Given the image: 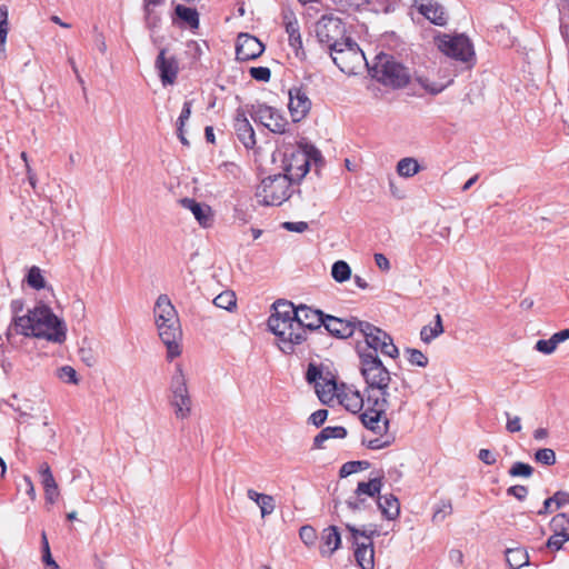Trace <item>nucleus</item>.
Masks as SVG:
<instances>
[{
    "label": "nucleus",
    "mask_w": 569,
    "mask_h": 569,
    "mask_svg": "<svg viewBox=\"0 0 569 569\" xmlns=\"http://www.w3.org/2000/svg\"><path fill=\"white\" fill-rule=\"evenodd\" d=\"M381 488H382V479L373 478L367 482H365V481L359 482L355 490V495H357V496L366 495V496L375 498L376 496H378V497L380 496Z\"/></svg>",
    "instance_id": "32"
},
{
    "label": "nucleus",
    "mask_w": 569,
    "mask_h": 569,
    "mask_svg": "<svg viewBox=\"0 0 569 569\" xmlns=\"http://www.w3.org/2000/svg\"><path fill=\"white\" fill-rule=\"evenodd\" d=\"M26 281L30 288L36 290H41L47 287V282L41 273V269L37 266H32L29 269L26 276Z\"/></svg>",
    "instance_id": "37"
},
{
    "label": "nucleus",
    "mask_w": 569,
    "mask_h": 569,
    "mask_svg": "<svg viewBox=\"0 0 569 569\" xmlns=\"http://www.w3.org/2000/svg\"><path fill=\"white\" fill-rule=\"evenodd\" d=\"M328 415L329 412L327 409H319L310 415L308 422L319 428L326 422Z\"/></svg>",
    "instance_id": "54"
},
{
    "label": "nucleus",
    "mask_w": 569,
    "mask_h": 569,
    "mask_svg": "<svg viewBox=\"0 0 569 569\" xmlns=\"http://www.w3.org/2000/svg\"><path fill=\"white\" fill-rule=\"evenodd\" d=\"M407 388L408 383L402 379L400 387L392 381L382 386L378 392L366 395L367 409L360 416L363 426L375 433L389 430L390 418L387 411L390 410L389 416L392 417L403 410L408 402Z\"/></svg>",
    "instance_id": "2"
},
{
    "label": "nucleus",
    "mask_w": 569,
    "mask_h": 569,
    "mask_svg": "<svg viewBox=\"0 0 569 569\" xmlns=\"http://www.w3.org/2000/svg\"><path fill=\"white\" fill-rule=\"evenodd\" d=\"M182 208L188 209L192 212L196 220L203 228H208L213 222V214L210 206L200 203L192 198H182L179 200Z\"/></svg>",
    "instance_id": "25"
},
{
    "label": "nucleus",
    "mask_w": 569,
    "mask_h": 569,
    "mask_svg": "<svg viewBox=\"0 0 569 569\" xmlns=\"http://www.w3.org/2000/svg\"><path fill=\"white\" fill-rule=\"evenodd\" d=\"M249 72L257 81L268 82L271 78V71L267 67H252Z\"/></svg>",
    "instance_id": "52"
},
{
    "label": "nucleus",
    "mask_w": 569,
    "mask_h": 569,
    "mask_svg": "<svg viewBox=\"0 0 569 569\" xmlns=\"http://www.w3.org/2000/svg\"><path fill=\"white\" fill-rule=\"evenodd\" d=\"M535 469L526 462L516 461L512 463L511 468L509 469L508 473L510 477H522V478H530L533 475Z\"/></svg>",
    "instance_id": "42"
},
{
    "label": "nucleus",
    "mask_w": 569,
    "mask_h": 569,
    "mask_svg": "<svg viewBox=\"0 0 569 569\" xmlns=\"http://www.w3.org/2000/svg\"><path fill=\"white\" fill-rule=\"evenodd\" d=\"M553 499L556 508L559 509L569 503V492L559 490L555 492Z\"/></svg>",
    "instance_id": "63"
},
{
    "label": "nucleus",
    "mask_w": 569,
    "mask_h": 569,
    "mask_svg": "<svg viewBox=\"0 0 569 569\" xmlns=\"http://www.w3.org/2000/svg\"><path fill=\"white\" fill-rule=\"evenodd\" d=\"M421 167L415 158H402L397 163V173L403 178H411L420 171Z\"/></svg>",
    "instance_id": "34"
},
{
    "label": "nucleus",
    "mask_w": 569,
    "mask_h": 569,
    "mask_svg": "<svg viewBox=\"0 0 569 569\" xmlns=\"http://www.w3.org/2000/svg\"><path fill=\"white\" fill-rule=\"evenodd\" d=\"M283 23L286 32L288 33L289 46L293 50L297 58L305 60L306 51L302 46L300 27L296 16L292 12L283 13Z\"/></svg>",
    "instance_id": "21"
},
{
    "label": "nucleus",
    "mask_w": 569,
    "mask_h": 569,
    "mask_svg": "<svg viewBox=\"0 0 569 569\" xmlns=\"http://www.w3.org/2000/svg\"><path fill=\"white\" fill-rule=\"evenodd\" d=\"M359 370L365 380V396L378 392L386 383H392L391 372L385 367L376 351H359Z\"/></svg>",
    "instance_id": "7"
},
{
    "label": "nucleus",
    "mask_w": 569,
    "mask_h": 569,
    "mask_svg": "<svg viewBox=\"0 0 569 569\" xmlns=\"http://www.w3.org/2000/svg\"><path fill=\"white\" fill-rule=\"evenodd\" d=\"M282 228L288 231H291V232L301 233L308 229V223L305 221H297V222L286 221L282 223Z\"/></svg>",
    "instance_id": "59"
},
{
    "label": "nucleus",
    "mask_w": 569,
    "mask_h": 569,
    "mask_svg": "<svg viewBox=\"0 0 569 569\" xmlns=\"http://www.w3.org/2000/svg\"><path fill=\"white\" fill-rule=\"evenodd\" d=\"M162 86L173 84L179 73V62L174 56H167V49L161 48L154 61Z\"/></svg>",
    "instance_id": "19"
},
{
    "label": "nucleus",
    "mask_w": 569,
    "mask_h": 569,
    "mask_svg": "<svg viewBox=\"0 0 569 569\" xmlns=\"http://www.w3.org/2000/svg\"><path fill=\"white\" fill-rule=\"evenodd\" d=\"M39 473L41 478V483L43 486V489L47 488H53L57 487V482L54 480V477L51 472L50 466L47 462H42L39 468Z\"/></svg>",
    "instance_id": "46"
},
{
    "label": "nucleus",
    "mask_w": 569,
    "mask_h": 569,
    "mask_svg": "<svg viewBox=\"0 0 569 569\" xmlns=\"http://www.w3.org/2000/svg\"><path fill=\"white\" fill-rule=\"evenodd\" d=\"M506 417H507V425H506L507 431H509L510 433L519 432L521 430L520 417H518V416L511 417L509 412H506Z\"/></svg>",
    "instance_id": "57"
},
{
    "label": "nucleus",
    "mask_w": 569,
    "mask_h": 569,
    "mask_svg": "<svg viewBox=\"0 0 569 569\" xmlns=\"http://www.w3.org/2000/svg\"><path fill=\"white\" fill-rule=\"evenodd\" d=\"M505 553L510 569H520L530 565L529 555L525 548H508Z\"/></svg>",
    "instance_id": "30"
},
{
    "label": "nucleus",
    "mask_w": 569,
    "mask_h": 569,
    "mask_svg": "<svg viewBox=\"0 0 569 569\" xmlns=\"http://www.w3.org/2000/svg\"><path fill=\"white\" fill-rule=\"evenodd\" d=\"M233 127L237 138L244 148L252 149L256 146V133L244 111L237 110Z\"/></svg>",
    "instance_id": "23"
},
{
    "label": "nucleus",
    "mask_w": 569,
    "mask_h": 569,
    "mask_svg": "<svg viewBox=\"0 0 569 569\" xmlns=\"http://www.w3.org/2000/svg\"><path fill=\"white\" fill-rule=\"evenodd\" d=\"M357 317H350L349 319L335 317L327 315L325 318L323 327L328 333L338 339L350 338L356 331H358V323H361Z\"/></svg>",
    "instance_id": "17"
},
{
    "label": "nucleus",
    "mask_w": 569,
    "mask_h": 569,
    "mask_svg": "<svg viewBox=\"0 0 569 569\" xmlns=\"http://www.w3.org/2000/svg\"><path fill=\"white\" fill-rule=\"evenodd\" d=\"M379 435V438H375L366 442L367 448L371 450H379L389 447L395 441V436L388 433V430Z\"/></svg>",
    "instance_id": "41"
},
{
    "label": "nucleus",
    "mask_w": 569,
    "mask_h": 569,
    "mask_svg": "<svg viewBox=\"0 0 569 569\" xmlns=\"http://www.w3.org/2000/svg\"><path fill=\"white\" fill-rule=\"evenodd\" d=\"M341 405L351 412H358L361 409H367V397L365 391L361 393L358 390L345 393L340 399Z\"/></svg>",
    "instance_id": "28"
},
{
    "label": "nucleus",
    "mask_w": 569,
    "mask_h": 569,
    "mask_svg": "<svg viewBox=\"0 0 569 569\" xmlns=\"http://www.w3.org/2000/svg\"><path fill=\"white\" fill-rule=\"evenodd\" d=\"M236 302V295L232 291H223L213 299L214 306L224 310H231Z\"/></svg>",
    "instance_id": "40"
},
{
    "label": "nucleus",
    "mask_w": 569,
    "mask_h": 569,
    "mask_svg": "<svg viewBox=\"0 0 569 569\" xmlns=\"http://www.w3.org/2000/svg\"><path fill=\"white\" fill-rule=\"evenodd\" d=\"M550 528L555 533L569 536V516L565 512L556 515L550 521Z\"/></svg>",
    "instance_id": "38"
},
{
    "label": "nucleus",
    "mask_w": 569,
    "mask_h": 569,
    "mask_svg": "<svg viewBox=\"0 0 569 569\" xmlns=\"http://www.w3.org/2000/svg\"><path fill=\"white\" fill-rule=\"evenodd\" d=\"M556 348L557 345L555 343L551 337L548 340H538L535 346V349L543 355H551L556 350Z\"/></svg>",
    "instance_id": "53"
},
{
    "label": "nucleus",
    "mask_w": 569,
    "mask_h": 569,
    "mask_svg": "<svg viewBox=\"0 0 569 569\" xmlns=\"http://www.w3.org/2000/svg\"><path fill=\"white\" fill-rule=\"evenodd\" d=\"M369 467V462L368 461H360V460H357V461H348L346 463H343L339 470V476L341 478H346L352 473H356L358 472L359 470H365Z\"/></svg>",
    "instance_id": "43"
},
{
    "label": "nucleus",
    "mask_w": 569,
    "mask_h": 569,
    "mask_svg": "<svg viewBox=\"0 0 569 569\" xmlns=\"http://www.w3.org/2000/svg\"><path fill=\"white\" fill-rule=\"evenodd\" d=\"M333 63L345 73H353L366 61L365 53L351 38H346L339 48L330 51Z\"/></svg>",
    "instance_id": "11"
},
{
    "label": "nucleus",
    "mask_w": 569,
    "mask_h": 569,
    "mask_svg": "<svg viewBox=\"0 0 569 569\" xmlns=\"http://www.w3.org/2000/svg\"><path fill=\"white\" fill-rule=\"evenodd\" d=\"M346 503L348 508L353 511L360 510L365 508L366 499H363L362 496L355 495V497L349 498Z\"/></svg>",
    "instance_id": "62"
},
{
    "label": "nucleus",
    "mask_w": 569,
    "mask_h": 569,
    "mask_svg": "<svg viewBox=\"0 0 569 569\" xmlns=\"http://www.w3.org/2000/svg\"><path fill=\"white\" fill-rule=\"evenodd\" d=\"M316 37L329 51L339 48L346 36L345 22L333 14L322 16L315 27Z\"/></svg>",
    "instance_id": "10"
},
{
    "label": "nucleus",
    "mask_w": 569,
    "mask_h": 569,
    "mask_svg": "<svg viewBox=\"0 0 569 569\" xmlns=\"http://www.w3.org/2000/svg\"><path fill=\"white\" fill-rule=\"evenodd\" d=\"M191 108H192V101L191 100L184 101V103L182 106V110L180 112V116L177 120V134H178V138L181 141V143L184 146H189V141L184 137L183 128H184L186 122L189 120V118L191 116Z\"/></svg>",
    "instance_id": "35"
},
{
    "label": "nucleus",
    "mask_w": 569,
    "mask_h": 569,
    "mask_svg": "<svg viewBox=\"0 0 569 569\" xmlns=\"http://www.w3.org/2000/svg\"><path fill=\"white\" fill-rule=\"evenodd\" d=\"M299 536L306 545H312L317 538L316 530L311 526H302Z\"/></svg>",
    "instance_id": "56"
},
{
    "label": "nucleus",
    "mask_w": 569,
    "mask_h": 569,
    "mask_svg": "<svg viewBox=\"0 0 569 569\" xmlns=\"http://www.w3.org/2000/svg\"><path fill=\"white\" fill-rule=\"evenodd\" d=\"M23 307L24 303L21 299H14L10 303L12 320L6 332L8 342L12 341L13 333L46 339L54 343L64 342L67 338L66 325L53 313L50 307L40 303L29 310L27 315L19 316Z\"/></svg>",
    "instance_id": "1"
},
{
    "label": "nucleus",
    "mask_w": 569,
    "mask_h": 569,
    "mask_svg": "<svg viewBox=\"0 0 569 569\" xmlns=\"http://www.w3.org/2000/svg\"><path fill=\"white\" fill-rule=\"evenodd\" d=\"M413 6L430 22L436 26H445L447 16L443 7L433 0H413Z\"/></svg>",
    "instance_id": "24"
},
{
    "label": "nucleus",
    "mask_w": 569,
    "mask_h": 569,
    "mask_svg": "<svg viewBox=\"0 0 569 569\" xmlns=\"http://www.w3.org/2000/svg\"><path fill=\"white\" fill-rule=\"evenodd\" d=\"M347 436V429L342 426L326 427L313 438V449H321L323 442L329 439H343Z\"/></svg>",
    "instance_id": "29"
},
{
    "label": "nucleus",
    "mask_w": 569,
    "mask_h": 569,
    "mask_svg": "<svg viewBox=\"0 0 569 569\" xmlns=\"http://www.w3.org/2000/svg\"><path fill=\"white\" fill-rule=\"evenodd\" d=\"M528 488L522 485H515L507 489V495L515 497L519 501H523L528 496Z\"/></svg>",
    "instance_id": "55"
},
{
    "label": "nucleus",
    "mask_w": 569,
    "mask_h": 569,
    "mask_svg": "<svg viewBox=\"0 0 569 569\" xmlns=\"http://www.w3.org/2000/svg\"><path fill=\"white\" fill-rule=\"evenodd\" d=\"M249 114L256 123L272 133L283 134L287 131L288 120L277 108L257 102L250 106Z\"/></svg>",
    "instance_id": "13"
},
{
    "label": "nucleus",
    "mask_w": 569,
    "mask_h": 569,
    "mask_svg": "<svg viewBox=\"0 0 569 569\" xmlns=\"http://www.w3.org/2000/svg\"><path fill=\"white\" fill-rule=\"evenodd\" d=\"M153 313L159 337L168 350L167 357L172 360L181 353L179 341L182 330L178 312L167 295L157 298Z\"/></svg>",
    "instance_id": "3"
},
{
    "label": "nucleus",
    "mask_w": 569,
    "mask_h": 569,
    "mask_svg": "<svg viewBox=\"0 0 569 569\" xmlns=\"http://www.w3.org/2000/svg\"><path fill=\"white\" fill-rule=\"evenodd\" d=\"M272 307L273 312L268 319V328L278 337L280 350L286 355H291L295 352L293 335L296 328L299 329V322L297 321L298 306L280 299Z\"/></svg>",
    "instance_id": "4"
},
{
    "label": "nucleus",
    "mask_w": 569,
    "mask_h": 569,
    "mask_svg": "<svg viewBox=\"0 0 569 569\" xmlns=\"http://www.w3.org/2000/svg\"><path fill=\"white\" fill-rule=\"evenodd\" d=\"M170 405L174 409V415L178 419H187L191 413V398L189 395L187 380L180 367L177 368L176 373L170 382Z\"/></svg>",
    "instance_id": "12"
},
{
    "label": "nucleus",
    "mask_w": 569,
    "mask_h": 569,
    "mask_svg": "<svg viewBox=\"0 0 569 569\" xmlns=\"http://www.w3.org/2000/svg\"><path fill=\"white\" fill-rule=\"evenodd\" d=\"M331 276L335 281L342 283L351 278V268L346 261L338 260L331 267Z\"/></svg>",
    "instance_id": "36"
},
{
    "label": "nucleus",
    "mask_w": 569,
    "mask_h": 569,
    "mask_svg": "<svg viewBox=\"0 0 569 569\" xmlns=\"http://www.w3.org/2000/svg\"><path fill=\"white\" fill-rule=\"evenodd\" d=\"M164 0H143V10L148 23L154 18L151 7L161 6Z\"/></svg>",
    "instance_id": "60"
},
{
    "label": "nucleus",
    "mask_w": 569,
    "mask_h": 569,
    "mask_svg": "<svg viewBox=\"0 0 569 569\" xmlns=\"http://www.w3.org/2000/svg\"><path fill=\"white\" fill-rule=\"evenodd\" d=\"M174 14L191 29H198L200 24L199 13L196 9L177 4Z\"/></svg>",
    "instance_id": "31"
},
{
    "label": "nucleus",
    "mask_w": 569,
    "mask_h": 569,
    "mask_svg": "<svg viewBox=\"0 0 569 569\" xmlns=\"http://www.w3.org/2000/svg\"><path fill=\"white\" fill-rule=\"evenodd\" d=\"M452 513V503L450 499H441L435 507L432 520L433 522H442Z\"/></svg>",
    "instance_id": "39"
},
{
    "label": "nucleus",
    "mask_w": 569,
    "mask_h": 569,
    "mask_svg": "<svg viewBox=\"0 0 569 569\" xmlns=\"http://www.w3.org/2000/svg\"><path fill=\"white\" fill-rule=\"evenodd\" d=\"M57 377L64 383L78 385L77 371L71 366H62L57 370Z\"/></svg>",
    "instance_id": "45"
},
{
    "label": "nucleus",
    "mask_w": 569,
    "mask_h": 569,
    "mask_svg": "<svg viewBox=\"0 0 569 569\" xmlns=\"http://www.w3.org/2000/svg\"><path fill=\"white\" fill-rule=\"evenodd\" d=\"M311 104L308 92L302 86L292 87L289 90L288 108L293 122L305 119L311 109Z\"/></svg>",
    "instance_id": "18"
},
{
    "label": "nucleus",
    "mask_w": 569,
    "mask_h": 569,
    "mask_svg": "<svg viewBox=\"0 0 569 569\" xmlns=\"http://www.w3.org/2000/svg\"><path fill=\"white\" fill-rule=\"evenodd\" d=\"M377 505L382 516L388 520H395L399 517L400 513V503L398 498L390 493L385 496H379L377 500Z\"/></svg>",
    "instance_id": "27"
},
{
    "label": "nucleus",
    "mask_w": 569,
    "mask_h": 569,
    "mask_svg": "<svg viewBox=\"0 0 569 569\" xmlns=\"http://www.w3.org/2000/svg\"><path fill=\"white\" fill-rule=\"evenodd\" d=\"M264 51L262 42L248 33L239 34L236 43V57L240 61H249L259 58Z\"/></svg>",
    "instance_id": "20"
},
{
    "label": "nucleus",
    "mask_w": 569,
    "mask_h": 569,
    "mask_svg": "<svg viewBox=\"0 0 569 569\" xmlns=\"http://www.w3.org/2000/svg\"><path fill=\"white\" fill-rule=\"evenodd\" d=\"M441 52L458 61L469 63L475 61V50L470 39L465 34L453 37L445 34L438 44Z\"/></svg>",
    "instance_id": "14"
},
{
    "label": "nucleus",
    "mask_w": 569,
    "mask_h": 569,
    "mask_svg": "<svg viewBox=\"0 0 569 569\" xmlns=\"http://www.w3.org/2000/svg\"><path fill=\"white\" fill-rule=\"evenodd\" d=\"M443 332L442 318L439 313L435 316L433 326H423L420 330V339L425 343H430L433 339L439 337Z\"/></svg>",
    "instance_id": "33"
},
{
    "label": "nucleus",
    "mask_w": 569,
    "mask_h": 569,
    "mask_svg": "<svg viewBox=\"0 0 569 569\" xmlns=\"http://www.w3.org/2000/svg\"><path fill=\"white\" fill-rule=\"evenodd\" d=\"M327 313L322 310L313 309L307 305L298 306L297 321L299 329L296 328L293 335V348L301 345L306 339V330H317L323 326Z\"/></svg>",
    "instance_id": "15"
},
{
    "label": "nucleus",
    "mask_w": 569,
    "mask_h": 569,
    "mask_svg": "<svg viewBox=\"0 0 569 569\" xmlns=\"http://www.w3.org/2000/svg\"><path fill=\"white\" fill-rule=\"evenodd\" d=\"M381 343L382 345H380L379 351H381L382 355L393 359L399 356V350L397 346L393 343V340L390 335H388V338H386V340L383 339Z\"/></svg>",
    "instance_id": "49"
},
{
    "label": "nucleus",
    "mask_w": 569,
    "mask_h": 569,
    "mask_svg": "<svg viewBox=\"0 0 569 569\" xmlns=\"http://www.w3.org/2000/svg\"><path fill=\"white\" fill-rule=\"evenodd\" d=\"M9 9L6 4L0 6V37L7 39L9 32Z\"/></svg>",
    "instance_id": "51"
},
{
    "label": "nucleus",
    "mask_w": 569,
    "mask_h": 569,
    "mask_svg": "<svg viewBox=\"0 0 569 569\" xmlns=\"http://www.w3.org/2000/svg\"><path fill=\"white\" fill-rule=\"evenodd\" d=\"M322 157L313 146H298L284 150L282 157L283 174L293 183H299L310 170L311 161H321Z\"/></svg>",
    "instance_id": "6"
},
{
    "label": "nucleus",
    "mask_w": 569,
    "mask_h": 569,
    "mask_svg": "<svg viewBox=\"0 0 569 569\" xmlns=\"http://www.w3.org/2000/svg\"><path fill=\"white\" fill-rule=\"evenodd\" d=\"M258 506L260 508L262 517L269 516L274 511V508H276L274 499L272 496L264 493V495H262V497H260V501H258Z\"/></svg>",
    "instance_id": "48"
},
{
    "label": "nucleus",
    "mask_w": 569,
    "mask_h": 569,
    "mask_svg": "<svg viewBox=\"0 0 569 569\" xmlns=\"http://www.w3.org/2000/svg\"><path fill=\"white\" fill-rule=\"evenodd\" d=\"M358 331L363 336L367 347H358L357 352L359 353V351H376V355H378L380 345H382L381 341L388 338V333L367 321L358 323Z\"/></svg>",
    "instance_id": "22"
},
{
    "label": "nucleus",
    "mask_w": 569,
    "mask_h": 569,
    "mask_svg": "<svg viewBox=\"0 0 569 569\" xmlns=\"http://www.w3.org/2000/svg\"><path fill=\"white\" fill-rule=\"evenodd\" d=\"M321 555L331 556L341 545V536L336 526H329L321 533Z\"/></svg>",
    "instance_id": "26"
},
{
    "label": "nucleus",
    "mask_w": 569,
    "mask_h": 569,
    "mask_svg": "<svg viewBox=\"0 0 569 569\" xmlns=\"http://www.w3.org/2000/svg\"><path fill=\"white\" fill-rule=\"evenodd\" d=\"M292 184L283 173L268 176L258 186L256 197L263 206H280L291 197Z\"/></svg>",
    "instance_id": "8"
},
{
    "label": "nucleus",
    "mask_w": 569,
    "mask_h": 569,
    "mask_svg": "<svg viewBox=\"0 0 569 569\" xmlns=\"http://www.w3.org/2000/svg\"><path fill=\"white\" fill-rule=\"evenodd\" d=\"M405 352L410 365L421 368L428 366V358L422 351L413 348H406Z\"/></svg>",
    "instance_id": "44"
},
{
    "label": "nucleus",
    "mask_w": 569,
    "mask_h": 569,
    "mask_svg": "<svg viewBox=\"0 0 569 569\" xmlns=\"http://www.w3.org/2000/svg\"><path fill=\"white\" fill-rule=\"evenodd\" d=\"M370 73L378 82L392 89H402L411 80L410 69L393 56L383 52L376 56Z\"/></svg>",
    "instance_id": "5"
},
{
    "label": "nucleus",
    "mask_w": 569,
    "mask_h": 569,
    "mask_svg": "<svg viewBox=\"0 0 569 569\" xmlns=\"http://www.w3.org/2000/svg\"><path fill=\"white\" fill-rule=\"evenodd\" d=\"M306 380L309 383H315L316 392L322 403H328L332 400L337 390V383L332 379H325L322 377V371L318 366L309 363L306 372Z\"/></svg>",
    "instance_id": "16"
},
{
    "label": "nucleus",
    "mask_w": 569,
    "mask_h": 569,
    "mask_svg": "<svg viewBox=\"0 0 569 569\" xmlns=\"http://www.w3.org/2000/svg\"><path fill=\"white\" fill-rule=\"evenodd\" d=\"M80 359L88 366L92 367L96 365L97 359L90 348L81 347L79 349Z\"/></svg>",
    "instance_id": "58"
},
{
    "label": "nucleus",
    "mask_w": 569,
    "mask_h": 569,
    "mask_svg": "<svg viewBox=\"0 0 569 569\" xmlns=\"http://www.w3.org/2000/svg\"><path fill=\"white\" fill-rule=\"evenodd\" d=\"M375 262L379 269L388 271L390 269V262L388 258L382 253H375Z\"/></svg>",
    "instance_id": "64"
},
{
    "label": "nucleus",
    "mask_w": 569,
    "mask_h": 569,
    "mask_svg": "<svg viewBox=\"0 0 569 569\" xmlns=\"http://www.w3.org/2000/svg\"><path fill=\"white\" fill-rule=\"evenodd\" d=\"M346 528L352 536V542L355 545V558L361 569H373L375 568V550L372 538L378 536L379 532L376 528L358 529L352 525H346Z\"/></svg>",
    "instance_id": "9"
},
{
    "label": "nucleus",
    "mask_w": 569,
    "mask_h": 569,
    "mask_svg": "<svg viewBox=\"0 0 569 569\" xmlns=\"http://www.w3.org/2000/svg\"><path fill=\"white\" fill-rule=\"evenodd\" d=\"M569 541V536H565V535H559V533H552L548 540H547V548L551 549V550H560L565 542Z\"/></svg>",
    "instance_id": "50"
},
{
    "label": "nucleus",
    "mask_w": 569,
    "mask_h": 569,
    "mask_svg": "<svg viewBox=\"0 0 569 569\" xmlns=\"http://www.w3.org/2000/svg\"><path fill=\"white\" fill-rule=\"evenodd\" d=\"M478 458L488 466H492L497 461L496 455L491 452L489 449H480Z\"/></svg>",
    "instance_id": "61"
},
{
    "label": "nucleus",
    "mask_w": 569,
    "mask_h": 569,
    "mask_svg": "<svg viewBox=\"0 0 569 569\" xmlns=\"http://www.w3.org/2000/svg\"><path fill=\"white\" fill-rule=\"evenodd\" d=\"M535 460L545 466H552L556 463V453L550 448H542L536 451Z\"/></svg>",
    "instance_id": "47"
}]
</instances>
